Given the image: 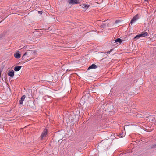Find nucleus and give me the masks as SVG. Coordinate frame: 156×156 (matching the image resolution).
<instances>
[{"label":"nucleus","mask_w":156,"mask_h":156,"mask_svg":"<svg viewBox=\"0 0 156 156\" xmlns=\"http://www.w3.org/2000/svg\"><path fill=\"white\" fill-rule=\"evenodd\" d=\"M32 51L30 50H28L26 52L22 57L23 59H26V57H29L32 54Z\"/></svg>","instance_id":"obj_1"},{"label":"nucleus","mask_w":156,"mask_h":156,"mask_svg":"<svg viewBox=\"0 0 156 156\" xmlns=\"http://www.w3.org/2000/svg\"><path fill=\"white\" fill-rule=\"evenodd\" d=\"M138 19V15L137 14L130 21V23L132 24L133 23L136 22Z\"/></svg>","instance_id":"obj_2"},{"label":"nucleus","mask_w":156,"mask_h":156,"mask_svg":"<svg viewBox=\"0 0 156 156\" xmlns=\"http://www.w3.org/2000/svg\"><path fill=\"white\" fill-rule=\"evenodd\" d=\"M68 2L70 4H74L79 3V0H69Z\"/></svg>","instance_id":"obj_3"},{"label":"nucleus","mask_w":156,"mask_h":156,"mask_svg":"<svg viewBox=\"0 0 156 156\" xmlns=\"http://www.w3.org/2000/svg\"><path fill=\"white\" fill-rule=\"evenodd\" d=\"M8 74L9 76H10L11 77H13L14 75V71L12 70L10 71L8 73Z\"/></svg>","instance_id":"obj_4"},{"label":"nucleus","mask_w":156,"mask_h":156,"mask_svg":"<svg viewBox=\"0 0 156 156\" xmlns=\"http://www.w3.org/2000/svg\"><path fill=\"white\" fill-rule=\"evenodd\" d=\"M98 67V66L94 64H93L91 66H90L88 68V70H89L90 69H94L97 68Z\"/></svg>","instance_id":"obj_5"},{"label":"nucleus","mask_w":156,"mask_h":156,"mask_svg":"<svg viewBox=\"0 0 156 156\" xmlns=\"http://www.w3.org/2000/svg\"><path fill=\"white\" fill-rule=\"evenodd\" d=\"M140 37H144L148 35V34L147 32H142L140 34Z\"/></svg>","instance_id":"obj_6"},{"label":"nucleus","mask_w":156,"mask_h":156,"mask_svg":"<svg viewBox=\"0 0 156 156\" xmlns=\"http://www.w3.org/2000/svg\"><path fill=\"white\" fill-rule=\"evenodd\" d=\"M25 98V95H23L21 98V100L19 101V103L20 104H22L23 103V101H24Z\"/></svg>","instance_id":"obj_7"},{"label":"nucleus","mask_w":156,"mask_h":156,"mask_svg":"<svg viewBox=\"0 0 156 156\" xmlns=\"http://www.w3.org/2000/svg\"><path fill=\"white\" fill-rule=\"evenodd\" d=\"M22 66H18L15 67L14 70L15 71H19L20 69Z\"/></svg>","instance_id":"obj_8"},{"label":"nucleus","mask_w":156,"mask_h":156,"mask_svg":"<svg viewBox=\"0 0 156 156\" xmlns=\"http://www.w3.org/2000/svg\"><path fill=\"white\" fill-rule=\"evenodd\" d=\"M47 129H44L43 132L41 136H45L47 134Z\"/></svg>","instance_id":"obj_9"},{"label":"nucleus","mask_w":156,"mask_h":156,"mask_svg":"<svg viewBox=\"0 0 156 156\" xmlns=\"http://www.w3.org/2000/svg\"><path fill=\"white\" fill-rule=\"evenodd\" d=\"M89 7V5L88 4H83L82 5V7L85 9H87Z\"/></svg>","instance_id":"obj_10"},{"label":"nucleus","mask_w":156,"mask_h":156,"mask_svg":"<svg viewBox=\"0 0 156 156\" xmlns=\"http://www.w3.org/2000/svg\"><path fill=\"white\" fill-rule=\"evenodd\" d=\"M14 56L16 58H19L21 57V55L18 53H16L14 54Z\"/></svg>","instance_id":"obj_11"},{"label":"nucleus","mask_w":156,"mask_h":156,"mask_svg":"<svg viewBox=\"0 0 156 156\" xmlns=\"http://www.w3.org/2000/svg\"><path fill=\"white\" fill-rule=\"evenodd\" d=\"M149 148L150 149L156 148V144H154L151 145L149 146Z\"/></svg>","instance_id":"obj_12"},{"label":"nucleus","mask_w":156,"mask_h":156,"mask_svg":"<svg viewBox=\"0 0 156 156\" xmlns=\"http://www.w3.org/2000/svg\"><path fill=\"white\" fill-rule=\"evenodd\" d=\"M115 42H119L120 43L122 42V41L120 39L117 38L115 40Z\"/></svg>","instance_id":"obj_13"},{"label":"nucleus","mask_w":156,"mask_h":156,"mask_svg":"<svg viewBox=\"0 0 156 156\" xmlns=\"http://www.w3.org/2000/svg\"><path fill=\"white\" fill-rule=\"evenodd\" d=\"M140 34H138L136 36H135L134 37V39H139V38H140Z\"/></svg>","instance_id":"obj_14"},{"label":"nucleus","mask_w":156,"mask_h":156,"mask_svg":"<svg viewBox=\"0 0 156 156\" xmlns=\"http://www.w3.org/2000/svg\"><path fill=\"white\" fill-rule=\"evenodd\" d=\"M3 70V69L2 68H0V73H1L2 72Z\"/></svg>","instance_id":"obj_15"},{"label":"nucleus","mask_w":156,"mask_h":156,"mask_svg":"<svg viewBox=\"0 0 156 156\" xmlns=\"http://www.w3.org/2000/svg\"><path fill=\"white\" fill-rule=\"evenodd\" d=\"M111 136H112V135H111ZM113 136H118V135H117L116 134H114L113 135Z\"/></svg>","instance_id":"obj_16"},{"label":"nucleus","mask_w":156,"mask_h":156,"mask_svg":"<svg viewBox=\"0 0 156 156\" xmlns=\"http://www.w3.org/2000/svg\"><path fill=\"white\" fill-rule=\"evenodd\" d=\"M26 48V47H23V48H21V49H23V48Z\"/></svg>","instance_id":"obj_17"},{"label":"nucleus","mask_w":156,"mask_h":156,"mask_svg":"<svg viewBox=\"0 0 156 156\" xmlns=\"http://www.w3.org/2000/svg\"><path fill=\"white\" fill-rule=\"evenodd\" d=\"M1 73H0V78L1 77Z\"/></svg>","instance_id":"obj_18"}]
</instances>
